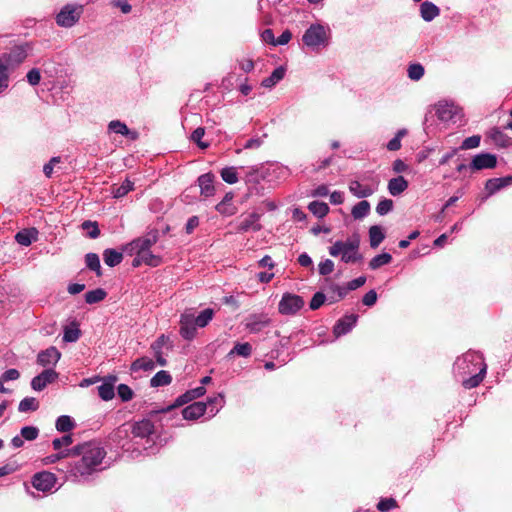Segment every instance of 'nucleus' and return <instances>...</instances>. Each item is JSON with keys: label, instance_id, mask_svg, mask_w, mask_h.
Masks as SVG:
<instances>
[{"label": "nucleus", "instance_id": "obj_62", "mask_svg": "<svg viewBox=\"0 0 512 512\" xmlns=\"http://www.w3.org/2000/svg\"><path fill=\"white\" fill-rule=\"evenodd\" d=\"M205 134V129L203 127H197L191 134L190 139L196 143L201 149H205L209 146L208 143L202 142V138Z\"/></svg>", "mask_w": 512, "mask_h": 512}, {"label": "nucleus", "instance_id": "obj_38", "mask_svg": "<svg viewBox=\"0 0 512 512\" xmlns=\"http://www.w3.org/2000/svg\"><path fill=\"white\" fill-rule=\"evenodd\" d=\"M172 382V376L166 370L158 371L150 380L151 387L167 386Z\"/></svg>", "mask_w": 512, "mask_h": 512}, {"label": "nucleus", "instance_id": "obj_5", "mask_svg": "<svg viewBox=\"0 0 512 512\" xmlns=\"http://www.w3.org/2000/svg\"><path fill=\"white\" fill-rule=\"evenodd\" d=\"M302 42L313 51L329 44V29L322 24H311L302 35Z\"/></svg>", "mask_w": 512, "mask_h": 512}, {"label": "nucleus", "instance_id": "obj_64", "mask_svg": "<svg viewBox=\"0 0 512 512\" xmlns=\"http://www.w3.org/2000/svg\"><path fill=\"white\" fill-rule=\"evenodd\" d=\"M325 301V294L321 291H318L312 296V299L309 303V307L311 310H317L324 304Z\"/></svg>", "mask_w": 512, "mask_h": 512}, {"label": "nucleus", "instance_id": "obj_14", "mask_svg": "<svg viewBox=\"0 0 512 512\" xmlns=\"http://www.w3.org/2000/svg\"><path fill=\"white\" fill-rule=\"evenodd\" d=\"M193 320H194V314L189 313V312H184L180 316L179 334L186 341H191L196 337L198 326Z\"/></svg>", "mask_w": 512, "mask_h": 512}, {"label": "nucleus", "instance_id": "obj_44", "mask_svg": "<svg viewBox=\"0 0 512 512\" xmlns=\"http://www.w3.org/2000/svg\"><path fill=\"white\" fill-rule=\"evenodd\" d=\"M39 408V401L35 397L23 398L19 405L18 411L21 413L34 412Z\"/></svg>", "mask_w": 512, "mask_h": 512}, {"label": "nucleus", "instance_id": "obj_3", "mask_svg": "<svg viewBox=\"0 0 512 512\" xmlns=\"http://www.w3.org/2000/svg\"><path fill=\"white\" fill-rule=\"evenodd\" d=\"M288 175L289 169L279 163L251 166L246 170L244 177L247 194L249 196H263L265 194L263 182H271L273 177L286 178Z\"/></svg>", "mask_w": 512, "mask_h": 512}, {"label": "nucleus", "instance_id": "obj_34", "mask_svg": "<svg viewBox=\"0 0 512 512\" xmlns=\"http://www.w3.org/2000/svg\"><path fill=\"white\" fill-rule=\"evenodd\" d=\"M165 339H166L165 335H161L151 345V349L154 352V356L156 358V362L160 366H166L167 365V360L163 356V352H162V348H163V346L165 344Z\"/></svg>", "mask_w": 512, "mask_h": 512}, {"label": "nucleus", "instance_id": "obj_31", "mask_svg": "<svg viewBox=\"0 0 512 512\" xmlns=\"http://www.w3.org/2000/svg\"><path fill=\"white\" fill-rule=\"evenodd\" d=\"M123 260V253L114 248H107L103 251V261L109 267L119 265Z\"/></svg>", "mask_w": 512, "mask_h": 512}, {"label": "nucleus", "instance_id": "obj_52", "mask_svg": "<svg viewBox=\"0 0 512 512\" xmlns=\"http://www.w3.org/2000/svg\"><path fill=\"white\" fill-rule=\"evenodd\" d=\"M407 134L406 129H399L395 136L389 140V142L386 145V148L389 151H398L401 148V139Z\"/></svg>", "mask_w": 512, "mask_h": 512}, {"label": "nucleus", "instance_id": "obj_37", "mask_svg": "<svg viewBox=\"0 0 512 512\" xmlns=\"http://www.w3.org/2000/svg\"><path fill=\"white\" fill-rule=\"evenodd\" d=\"M490 137L497 146L506 148L511 145V138L498 127H495L491 130Z\"/></svg>", "mask_w": 512, "mask_h": 512}, {"label": "nucleus", "instance_id": "obj_49", "mask_svg": "<svg viewBox=\"0 0 512 512\" xmlns=\"http://www.w3.org/2000/svg\"><path fill=\"white\" fill-rule=\"evenodd\" d=\"M424 74V66L420 63H412L407 68V75L412 81H419Z\"/></svg>", "mask_w": 512, "mask_h": 512}, {"label": "nucleus", "instance_id": "obj_27", "mask_svg": "<svg viewBox=\"0 0 512 512\" xmlns=\"http://www.w3.org/2000/svg\"><path fill=\"white\" fill-rule=\"evenodd\" d=\"M206 404V411L210 413V416H215L220 409L225 404V396L222 392L218 393L217 395L211 396L207 398V401L204 402Z\"/></svg>", "mask_w": 512, "mask_h": 512}, {"label": "nucleus", "instance_id": "obj_60", "mask_svg": "<svg viewBox=\"0 0 512 512\" xmlns=\"http://www.w3.org/2000/svg\"><path fill=\"white\" fill-rule=\"evenodd\" d=\"M480 141H481L480 135H472L470 137L465 138L462 141V143L460 145V149L468 150V149L477 148L480 145Z\"/></svg>", "mask_w": 512, "mask_h": 512}, {"label": "nucleus", "instance_id": "obj_16", "mask_svg": "<svg viewBox=\"0 0 512 512\" xmlns=\"http://www.w3.org/2000/svg\"><path fill=\"white\" fill-rule=\"evenodd\" d=\"M205 393H206V389L204 386H198L196 388L187 390L185 393L178 396L172 405H170L166 408H163V409L159 410L158 412L164 413V412L170 411L173 408L181 407L197 398L202 397Z\"/></svg>", "mask_w": 512, "mask_h": 512}, {"label": "nucleus", "instance_id": "obj_51", "mask_svg": "<svg viewBox=\"0 0 512 512\" xmlns=\"http://www.w3.org/2000/svg\"><path fill=\"white\" fill-rule=\"evenodd\" d=\"M81 336V330L75 324L74 327H66L63 333V341L67 343L76 342Z\"/></svg>", "mask_w": 512, "mask_h": 512}, {"label": "nucleus", "instance_id": "obj_12", "mask_svg": "<svg viewBox=\"0 0 512 512\" xmlns=\"http://www.w3.org/2000/svg\"><path fill=\"white\" fill-rule=\"evenodd\" d=\"M497 166V156L489 152H481L476 154L470 164L469 170L471 172L481 171L485 169H493Z\"/></svg>", "mask_w": 512, "mask_h": 512}, {"label": "nucleus", "instance_id": "obj_18", "mask_svg": "<svg viewBox=\"0 0 512 512\" xmlns=\"http://www.w3.org/2000/svg\"><path fill=\"white\" fill-rule=\"evenodd\" d=\"M435 114L437 118L442 122L455 121L457 115V107L450 102L440 101L435 106Z\"/></svg>", "mask_w": 512, "mask_h": 512}, {"label": "nucleus", "instance_id": "obj_58", "mask_svg": "<svg viewBox=\"0 0 512 512\" xmlns=\"http://www.w3.org/2000/svg\"><path fill=\"white\" fill-rule=\"evenodd\" d=\"M117 395L122 402H128L132 400L134 392L127 384H119L117 387Z\"/></svg>", "mask_w": 512, "mask_h": 512}, {"label": "nucleus", "instance_id": "obj_43", "mask_svg": "<svg viewBox=\"0 0 512 512\" xmlns=\"http://www.w3.org/2000/svg\"><path fill=\"white\" fill-rule=\"evenodd\" d=\"M85 263H86V267L89 270L94 271L97 276L102 275L100 258L96 253H92V252L87 253L85 255Z\"/></svg>", "mask_w": 512, "mask_h": 512}, {"label": "nucleus", "instance_id": "obj_26", "mask_svg": "<svg viewBox=\"0 0 512 512\" xmlns=\"http://www.w3.org/2000/svg\"><path fill=\"white\" fill-rule=\"evenodd\" d=\"M408 186V181L403 176L400 175L391 178L388 181L387 189L392 196H399L408 188Z\"/></svg>", "mask_w": 512, "mask_h": 512}, {"label": "nucleus", "instance_id": "obj_4", "mask_svg": "<svg viewBox=\"0 0 512 512\" xmlns=\"http://www.w3.org/2000/svg\"><path fill=\"white\" fill-rule=\"evenodd\" d=\"M131 435L136 456L153 455L158 451V434L151 420L142 419L134 422L131 426Z\"/></svg>", "mask_w": 512, "mask_h": 512}, {"label": "nucleus", "instance_id": "obj_56", "mask_svg": "<svg viewBox=\"0 0 512 512\" xmlns=\"http://www.w3.org/2000/svg\"><path fill=\"white\" fill-rule=\"evenodd\" d=\"M267 138V134L263 133L262 135H256L250 139H248L243 144V149H258L264 143V140Z\"/></svg>", "mask_w": 512, "mask_h": 512}, {"label": "nucleus", "instance_id": "obj_17", "mask_svg": "<svg viewBox=\"0 0 512 512\" xmlns=\"http://www.w3.org/2000/svg\"><path fill=\"white\" fill-rule=\"evenodd\" d=\"M59 374L53 368H46L31 380V388L35 391H42L48 384L53 383Z\"/></svg>", "mask_w": 512, "mask_h": 512}, {"label": "nucleus", "instance_id": "obj_54", "mask_svg": "<svg viewBox=\"0 0 512 512\" xmlns=\"http://www.w3.org/2000/svg\"><path fill=\"white\" fill-rule=\"evenodd\" d=\"M82 229L87 231V235L91 239H96L100 235V229L97 222H93L90 220L84 221L82 223Z\"/></svg>", "mask_w": 512, "mask_h": 512}, {"label": "nucleus", "instance_id": "obj_57", "mask_svg": "<svg viewBox=\"0 0 512 512\" xmlns=\"http://www.w3.org/2000/svg\"><path fill=\"white\" fill-rule=\"evenodd\" d=\"M20 435L26 441H33L39 436V429L36 426H24L20 430Z\"/></svg>", "mask_w": 512, "mask_h": 512}, {"label": "nucleus", "instance_id": "obj_19", "mask_svg": "<svg viewBox=\"0 0 512 512\" xmlns=\"http://www.w3.org/2000/svg\"><path fill=\"white\" fill-rule=\"evenodd\" d=\"M261 215L257 212L248 214L245 218L239 221L237 224V232L246 233L249 231L258 232L262 226L259 223Z\"/></svg>", "mask_w": 512, "mask_h": 512}, {"label": "nucleus", "instance_id": "obj_61", "mask_svg": "<svg viewBox=\"0 0 512 512\" xmlns=\"http://www.w3.org/2000/svg\"><path fill=\"white\" fill-rule=\"evenodd\" d=\"M359 245L360 240L357 235L352 238H348L346 241H343L342 253L359 251Z\"/></svg>", "mask_w": 512, "mask_h": 512}, {"label": "nucleus", "instance_id": "obj_24", "mask_svg": "<svg viewBox=\"0 0 512 512\" xmlns=\"http://www.w3.org/2000/svg\"><path fill=\"white\" fill-rule=\"evenodd\" d=\"M206 412V404L198 401L186 406L182 410V416L185 420H197Z\"/></svg>", "mask_w": 512, "mask_h": 512}, {"label": "nucleus", "instance_id": "obj_7", "mask_svg": "<svg viewBox=\"0 0 512 512\" xmlns=\"http://www.w3.org/2000/svg\"><path fill=\"white\" fill-rule=\"evenodd\" d=\"M379 184L380 181L378 177L372 176L370 177L369 183H362L359 180H351L348 188L353 196L359 199H365L372 196L378 190Z\"/></svg>", "mask_w": 512, "mask_h": 512}, {"label": "nucleus", "instance_id": "obj_10", "mask_svg": "<svg viewBox=\"0 0 512 512\" xmlns=\"http://www.w3.org/2000/svg\"><path fill=\"white\" fill-rule=\"evenodd\" d=\"M109 439L124 452H130L132 457H137L136 452H133L134 444L127 428L123 426L118 427L110 434Z\"/></svg>", "mask_w": 512, "mask_h": 512}, {"label": "nucleus", "instance_id": "obj_42", "mask_svg": "<svg viewBox=\"0 0 512 512\" xmlns=\"http://www.w3.org/2000/svg\"><path fill=\"white\" fill-rule=\"evenodd\" d=\"M107 292L103 288H96L85 293V302L87 304H96L103 301Z\"/></svg>", "mask_w": 512, "mask_h": 512}, {"label": "nucleus", "instance_id": "obj_21", "mask_svg": "<svg viewBox=\"0 0 512 512\" xmlns=\"http://www.w3.org/2000/svg\"><path fill=\"white\" fill-rule=\"evenodd\" d=\"M60 358V351L55 346H50L38 353L37 363L43 367L55 366Z\"/></svg>", "mask_w": 512, "mask_h": 512}, {"label": "nucleus", "instance_id": "obj_41", "mask_svg": "<svg viewBox=\"0 0 512 512\" xmlns=\"http://www.w3.org/2000/svg\"><path fill=\"white\" fill-rule=\"evenodd\" d=\"M134 189V183L126 178L120 185L113 186L112 194L116 199L126 196L130 191Z\"/></svg>", "mask_w": 512, "mask_h": 512}, {"label": "nucleus", "instance_id": "obj_47", "mask_svg": "<svg viewBox=\"0 0 512 512\" xmlns=\"http://www.w3.org/2000/svg\"><path fill=\"white\" fill-rule=\"evenodd\" d=\"M220 176L224 182L230 185L237 183L239 180L237 169L234 166L222 168L220 171Z\"/></svg>", "mask_w": 512, "mask_h": 512}, {"label": "nucleus", "instance_id": "obj_33", "mask_svg": "<svg viewBox=\"0 0 512 512\" xmlns=\"http://www.w3.org/2000/svg\"><path fill=\"white\" fill-rule=\"evenodd\" d=\"M285 76V68L283 66H279L275 68L272 73L264 78L261 82V85L265 88L274 87L279 81H281Z\"/></svg>", "mask_w": 512, "mask_h": 512}, {"label": "nucleus", "instance_id": "obj_55", "mask_svg": "<svg viewBox=\"0 0 512 512\" xmlns=\"http://www.w3.org/2000/svg\"><path fill=\"white\" fill-rule=\"evenodd\" d=\"M127 131V125L120 120H112L108 124L109 133H115L123 136L125 133H127Z\"/></svg>", "mask_w": 512, "mask_h": 512}, {"label": "nucleus", "instance_id": "obj_6", "mask_svg": "<svg viewBox=\"0 0 512 512\" xmlns=\"http://www.w3.org/2000/svg\"><path fill=\"white\" fill-rule=\"evenodd\" d=\"M82 14V5L67 3L56 14L55 21L60 27L71 28L80 20Z\"/></svg>", "mask_w": 512, "mask_h": 512}, {"label": "nucleus", "instance_id": "obj_13", "mask_svg": "<svg viewBox=\"0 0 512 512\" xmlns=\"http://www.w3.org/2000/svg\"><path fill=\"white\" fill-rule=\"evenodd\" d=\"M56 476L48 471H41L33 475L32 486L43 493L50 492L56 484Z\"/></svg>", "mask_w": 512, "mask_h": 512}, {"label": "nucleus", "instance_id": "obj_1", "mask_svg": "<svg viewBox=\"0 0 512 512\" xmlns=\"http://www.w3.org/2000/svg\"><path fill=\"white\" fill-rule=\"evenodd\" d=\"M71 455L80 456L66 467V479L74 483H88L95 474L106 468L103 465L106 450L99 442L88 441L76 445L72 448Z\"/></svg>", "mask_w": 512, "mask_h": 512}, {"label": "nucleus", "instance_id": "obj_25", "mask_svg": "<svg viewBox=\"0 0 512 512\" xmlns=\"http://www.w3.org/2000/svg\"><path fill=\"white\" fill-rule=\"evenodd\" d=\"M38 230L34 227L18 231L15 235V241L22 246H30L38 239Z\"/></svg>", "mask_w": 512, "mask_h": 512}, {"label": "nucleus", "instance_id": "obj_36", "mask_svg": "<svg viewBox=\"0 0 512 512\" xmlns=\"http://www.w3.org/2000/svg\"><path fill=\"white\" fill-rule=\"evenodd\" d=\"M74 419L69 415H61L56 419L55 427L60 433H67L75 427Z\"/></svg>", "mask_w": 512, "mask_h": 512}, {"label": "nucleus", "instance_id": "obj_32", "mask_svg": "<svg viewBox=\"0 0 512 512\" xmlns=\"http://www.w3.org/2000/svg\"><path fill=\"white\" fill-rule=\"evenodd\" d=\"M385 239V232L380 225H373L369 228V243L370 247L375 249Z\"/></svg>", "mask_w": 512, "mask_h": 512}, {"label": "nucleus", "instance_id": "obj_11", "mask_svg": "<svg viewBox=\"0 0 512 512\" xmlns=\"http://www.w3.org/2000/svg\"><path fill=\"white\" fill-rule=\"evenodd\" d=\"M31 49L29 43H23L13 46L9 52L3 53L2 58L11 67H16L24 62Z\"/></svg>", "mask_w": 512, "mask_h": 512}, {"label": "nucleus", "instance_id": "obj_40", "mask_svg": "<svg viewBox=\"0 0 512 512\" xmlns=\"http://www.w3.org/2000/svg\"><path fill=\"white\" fill-rule=\"evenodd\" d=\"M155 369V362L149 357H140L131 364L132 371H152Z\"/></svg>", "mask_w": 512, "mask_h": 512}, {"label": "nucleus", "instance_id": "obj_23", "mask_svg": "<svg viewBox=\"0 0 512 512\" xmlns=\"http://www.w3.org/2000/svg\"><path fill=\"white\" fill-rule=\"evenodd\" d=\"M214 178V174L208 172L200 175L197 179L198 186L200 187V193L205 198L211 197L215 193V187L213 185Z\"/></svg>", "mask_w": 512, "mask_h": 512}, {"label": "nucleus", "instance_id": "obj_8", "mask_svg": "<svg viewBox=\"0 0 512 512\" xmlns=\"http://www.w3.org/2000/svg\"><path fill=\"white\" fill-rule=\"evenodd\" d=\"M158 240V231L149 232L146 236H142L132 240L126 246H124V251L128 254L132 255L134 252H143L150 250V248L157 242Z\"/></svg>", "mask_w": 512, "mask_h": 512}, {"label": "nucleus", "instance_id": "obj_20", "mask_svg": "<svg viewBox=\"0 0 512 512\" xmlns=\"http://www.w3.org/2000/svg\"><path fill=\"white\" fill-rule=\"evenodd\" d=\"M270 324V319L265 314H252L246 318L245 328L250 333L256 334Z\"/></svg>", "mask_w": 512, "mask_h": 512}, {"label": "nucleus", "instance_id": "obj_29", "mask_svg": "<svg viewBox=\"0 0 512 512\" xmlns=\"http://www.w3.org/2000/svg\"><path fill=\"white\" fill-rule=\"evenodd\" d=\"M440 13V9L434 4V2H421L420 15L424 21L430 22Z\"/></svg>", "mask_w": 512, "mask_h": 512}, {"label": "nucleus", "instance_id": "obj_22", "mask_svg": "<svg viewBox=\"0 0 512 512\" xmlns=\"http://www.w3.org/2000/svg\"><path fill=\"white\" fill-rule=\"evenodd\" d=\"M117 376L109 375L103 379L101 385L97 387L98 395L103 401H110L115 397V383Z\"/></svg>", "mask_w": 512, "mask_h": 512}, {"label": "nucleus", "instance_id": "obj_53", "mask_svg": "<svg viewBox=\"0 0 512 512\" xmlns=\"http://www.w3.org/2000/svg\"><path fill=\"white\" fill-rule=\"evenodd\" d=\"M394 203L391 199L382 198L376 206V212L380 216H385L393 210Z\"/></svg>", "mask_w": 512, "mask_h": 512}, {"label": "nucleus", "instance_id": "obj_28", "mask_svg": "<svg viewBox=\"0 0 512 512\" xmlns=\"http://www.w3.org/2000/svg\"><path fill=\"white\" fill-rule=\"evenodd\" d=\"M253 348L249 342H236L233 348L228 352L227 358L231 359L235 356L248 358L252 355Z\"/></svg>", "mask_w": 512, "mask_h": 512}, {"label": "nucleus", "instance_id": "obj_35", "mask_svg": "<svg viewBox=\"0 0 512 512\" xmlns=\"http://www.w3.org/2000/svg\"><path fill=\"white\" fill-rule=\"evenodd\" d=\"M370 210V203L363 199L352 207L351 215L355 220H361L369 215Z\"/></svg>", "mask_w": 512, "mask_h": 512}, {"label": "nucleus", "instance_id": "obj_63", "mask_svg": "<svg viewBox=\"0 0 512 512\" xmlns=\"http://www.w3.org/2000/svg\"><path fill=\"white\" fill-rule=\"evenodd\" d=\"M26 80L31 86L39 85L41 81V71L39 68H32L26 74Z\"/></svg>", "mask_w": 512, "mask_h": 512}, {"label": "nucleus", "instance_id": "obj_45", "mask_svg": "<svg viewBox=\"0 0 512 512\" xmlns=\"http://www.w3.org/2000/svg\"><path fill=\"white\" fill-rule=\"evenodd\" d=\"M328 289L336 295L335 297L334 296L330 297L331 303H336V302L342 300L349 293V290L347 289V285L340 286L333 282H330Z\"/></svg>", "mask_w": 512, "mask_h": 512}, {"label": "nucleus", "instance_id": "obj_39", "mask_svg": "<svg viewBox=\"0 0 512 512\" xmlns=\"http://www.w3.org/2000/svg\"><path fill=\"white\" fill-rule=\"evenodd\" d=\"M392 261V255L388 252H382L376 256H374L369 261V268L371 270H377L378 268L388 265Z\"/></svg>", "mask_w": 512, "mask_h": 512}, {"label": "nucleus", "instance_id": "obj_59", "mask_svg": "<svg viewBox=\"0 0 512 512\" xmlns=\"http://www.w3.org/2000/svg\"><path fill=\"white\" fill-rule=\"evenodd\" d=\"M397 507V501L392 498H381L377 504V509L381 512H389Z\"/></svg>", "mask_w": 512, "mask_h": 512}, {"label": "nucleus", "instance_id": "obj_30", "mask_svg": "<svg viewBox=\"0 0 512 512\" xmlns=\"http://www.w3.org/2000/svg\"><path fill=\"white\" fill-rule=\"evenodd\" d=\"M232 200L233 193H226L222 201L215 206L216 211L225 216L233 215L235 213V208L232 205Z\"/></svg>", "mask_w": 512, "mask_h": 512}, {"label": "nucleus", "instance_id": "obj_46", "mask_svg": "<svg viewBox=\"0 0 512 512\" xmlns=\"http://www.w3.org/2000/svg\"><path fill=\"white\" fill-rule=\"evenodd\" d=\"M214 317V310L212 308H206L202 310L198 316H194V322L199 328L206 327Z\"/></svg>", "mask_w": 512, "mask_h": 512}, {"label": "nucleus", "instance_id": "obj_50", "mask_svg": "<svg viewBox=\"0 0 512 512\" xmlns=\"http://www.w3.org/2000/svg\"><path fill=\"white\" fill-rule=\"evenodd\" d=\"M502 189H503V187L500 184V181L498 180V178L488 179L485 183L486 195L482 198V200L483 201L486 200L487 198L491 197L492 195H494L495 193H497L498 191H500Z\"/></svg>", "mask_w": 512, "mask_h": 512}, {"label": "nucleus", "instance_id": "obj_48", "mask_svg": "<svg viewBox=\"0 0 512 512\" xmlns=\"http://www.w3.org/2000/svg\"><path fill=\"white\" fill-rule=\"evenodd\" d=\"M308 209L318 218L325 217L329 212V206L325 202L320 201H312L308 205Z\"/></svg>", "mask_w": 512, "mask_h": 512}, {"label": "nucleus", "instance_id": "obj_2", "mask_svg": "<svg viewBox=\"0 0 512 512\" xmlns=\"http://www.w3.org/2000/svg\"><path fill=\"white\" fill-rule=\"evenodd\" d=\"M487 373V365L480 352L469 350L457 357L453 364L454 377L466 389L480 385Z\"/></svg>", "mask_w": 512, "mask_h": 512}, {"label": "nucleus", "instance_id": "obj_9", "mask_svg": "<svg viewBox=\"0 0 512 512\" xmlns=\"http://www.w3.org/2000/svg\"><path fill=\"white\" fill-rule=\"evenodd\" d=\"M304 306L301 296L293 293H284L278 304V311L282 315H294Z\"/></svg>", "mask_w": 512, "mask_h": 512}, {"label": "nucleus", "instance_id": "obj_15", "mask_svg": "<svg viewBox=\"0 0 512 512\" xmlns=\"http://www.w3.org/2000/svg\"><path fill=\"white\" fill-rule=\"evenodd\" d=\"M359 316L351 313L346 314L336 321L333 326V334L336 338L350 333L358 322Z\"/></svg>", "mask_w": 512, "mask_h": 512}]
</instances>
